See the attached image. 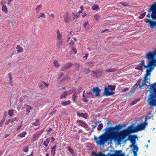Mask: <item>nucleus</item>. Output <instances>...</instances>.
Here are the masks:
<instances>
[{
    "label": "nucleus",
    "mask_w": 156,
    "mask_h": 156,
    "mask_svg": "<svg viewBox=\"0 0 156 156\" xmlns=\"http://www.w3.org/2000/svg\"><path fill=\"white\" fill-rule=\"evenodd\" d=\"M122 126L120 124L116 125L114 127H110L105 129V133L108 134V136L110 139V141L111 142L113 140L117 141L118 143H120L121 140L119 139L118 134L119 132L118 131L122 129Z\"/></svg>",
    "instance_id": "obj_1"
},
{
    "label": "nucleus",
    "mask_w": 156,
    "mask_h": 156,
    "mask_svg": "<svg viewBox=\"0 0 156 156\" xmlns=\"http://www.w3.org/2000/svg\"><path fill=\"white\" fill-rule=\"evenodd\" d=\"M150 94L148 95L147 101L151 108L156 107V82L153 83L150 88Z\"/></svg>",
    "instance_id": "obj_2"
},
{
    "label": "nucleus",
    "mask_w": 156,
    "mask_h": 156,
    "mask_svg": "<svg viewBox=\"0 0 156 156\" xmlns=\"http://www.w3.org/2000/svg\"><path fill=\"white\" fill-rule=\"evenodd\" d=\"M147 17L150 18L151 17L153 19H156V4L152 5L149 10V12ZM150 26L153 28L156 26V21H151L149 23Z\"/></svg>",
    "instance_id": "obj_3"
},
{
    "label": "nucleus",
    "mask_w": 156,
    "mask_h": 156,
    "mask_svg": "<svg viewBox=\"0 0 156 156\" xmlns=\"http://www.w3.org/2000/svg\"><path fill=\"white\" fill-rule=\"evenodd\" d=\"M136 129L133 128L131 126H129L128 128L120 132L118 134L119 139L121 140V141L124 140L128 136L129 134L131 133L136 132Z\"/></svg>",
    "instance_id": "obj_4"
},
{
    "label": "nucleus",
    "mask_w": 156,
    "mask_h": 156,
    "mask_svg": "<svg viewBox=\"0 0 156 156\" xmlns=\"http://www.w3.org/2000/svg\"><path fill=\"white\" fill-rule=\"evenodd\" d=\"M98 138L99 140H98V138L96 136H94V140L96 141V142L97 145H104L108 141H110V139H109L108 134L105 132V133L100 135Z\"/></svg>",
    "instance_id": "obj_5"
},
{
    "label": "nucleus",
    "mask_w": 156,
    "mask_h": 156,
    "mask_svg": "<svg viewBox=\"0 0 156 156\" xmlns=\"http://www.w3.org/2000/svg\"><path fill=\"white\" fill-rule=\"evenodd\" d=\"M101 90L98 87H94L92 91H89L87 93V96L89 98H94L95 96L100 97V93Z\"/></svg>",
    "instance_id": "obj_6"
},
{
    "label": "nucleus",
    "mask_w": 156,
    "mask_h": 156,
    "mask_svg": "<svg viewBox=\"0 0 156 156\" xmlns=\"http://www.w3.org/2000/svg\"><path fill=\"white\" fill-rule=\"evenodd\" d=\"M137 138L136 135H130L128 137V140L130 141L132 144L130 146V148L132 147H138L137 145H136V139Z\"/></svg>",
    "instance_id": "obj_7"
},
{
    "label": "nucleus",
    "mask_w": 156,
    "mask_h": 156,
    "mask_svg": "<svg viewBox=\"0 0 156 156\" xmlns=\"http://www.w3.org/2000/svg\"><path fill=\"white\" fill-rule=\"evenodd\" d=\"M144 81L142 82V84H140V83L142 80V79H139L137 82V83L135 85L134 87H135L136 86L137 87L139 85V88H141L142 87H143L145 85H146V86L148 87L149 85L147 84V83H148V82L147 80H148V78L147 77H144Z\"/></svg>",
    "instance_id": "obj_8"
},
{
    "label": "nucleus",
    "mask_w": 156,
    "mask_h": 156,
    "mask_svg": "<svg viewBox=\"0 0 156 156\" xmlns=\"http://www.w3.org/2000/svg\"><path fill=\"white\" fill-rule=\"evenodd\" d=\"M75 91L76 90L74 89H71L68 91H65L63 92L61 95L60 98L61 99H62L63 98H66L67 96L69 95Z\"/></svg>",
    "instance_id": "obj_9"
},
{
    "label": "nucleus",
    "mask_w": 156,
    "mask_h": 156,
    "mask_svg": "<svg viewBox=\"0 0 156 156\" xmlns=\"http://www.w3.org/2000/svg\"><path fill=\"white\" fill-rule=\"evenodd\" d=\"M56 33L57 34V40L58 41L57 45L60 47L61 45H62L63 44L62 35L60 33V32L58 29L57 30Z\"/></svg>",
    "instance_id": "obj_10"
},
{
    "label": "nucleus",
    "mask_w": 156,
    "mask_h": 156,
    "mask_svg": "<svg viewBox=\"0 0 156 156\" xmlns=\"http://www.w3.org/2000/svg\"><path fill=\"white\" fill-rule=\"evenodd\" d=\"M156 62V59L154 60H152L149 61L147 65V66H145V65L144 61V60H143L141 62V63H140V64L141 66H142V67L143 66L144 68H149V66H152L153 64L155 63Z\"/></svg>",
    "instance_id": "obj_11"
},
{
    "label": "nucleus",
    "mask_w": 156,
    "mask_h": 156,
    "mask_svg": "<svg viewBox=\"0 0 156 156\" xmlns=\"http://www.w3.org/2000/svg\"><path fill=\"white\" fill-rule=\"evenodd\" d=\"M109 88L107 86L104 87V91L103 94L104 95L108 96H111L114 94L115 92L114 91H109Z\"/></svg>",
    "instance_id": "obj_12"
},
{
    "label": "nucleus",
    "mask_w": 156,
    "mask_h": 156,
    "mask_svg": "<svg viewBox=\"0 0 156 156\" xmlns=\"http://www.w3.org/2000/svg\"><path fill=\"white\" fill-rule=\"evenodd\" d=\"M156 63L153 64L152 66H149V69H147L146 73L144 77H147L148 76L150 75L152 71L154 69V68L156 66Z\"/></svg>",
    "instance_id": "obj_13"
},
{
    "label": "nucleus",
    "mask_w": 156,
    "mask_h": 156,
    "mask_svg": "<svg viewBox=\"0 0 156 156\" xmlns=\"http://www.w3.org/2000/svg\"><path fill=\"white\" fill-rule=\"evenodd\" d=\"M147 125V123L145 122L139 125L136 127L134 128V129H136V132L138 131H141L145 128Z\"/></svg>",
    "instance_id": "obj_14"
},
{
    "label": "nucleus",
    "mask_w": 156,
    "mask_h": 156,
    "mask_svg": "<svg viewBox=\"0 0 156 156\" xmlns=\"http://www.w3.org/2000/svg\"><path fill=\"white\" fill-rule=\"evenodd\" d=\"M42 133L43 131L41 130L35 133L33 136V138L32 139V141H34L37 140Z\"/></svg>",
    "instance_id": "obj_15"
},
{
    "label": "nucleus",
    "mask_w": 156,
    "mask_h": 156,
    "mask_svg": "<svg viewBox=\"0 0 156 156\" xmlns=\"http://www.w3.org/2000/svg\"><path fill=\"white\" fill-rule=\"evenodd\" d=\"M73 64L71 63H68L64 64L62 67L61 70L62 71H66L69 69L73 66Z\"/></svg>",
    "instance_id": "obj_16"
},
{
    "label": "nucleus",
    "mask_w": 156,
    "mask_h": 156,
    "mask_svg": "<svg viewBox=\"0 0 156 156\" xmlns=\"http://www.w3.org/2000/svg\"><path fill=\"white\" fill-rule=\"evenodd\" d=\"M116 153V154H112L110 153H108L106 156H125L124 153H122L121 150L117 151Z\"/></svg>",
    "instance_id": "obj_17"
},
{
    "label": "nucleus",
    "mask_w": 156,
    "mask_h": 156,
    "mask_svg": "<svg viewBox=\"0 0 156 156\" xmlns=\"http://www.w3.org/2000/svg\"><path fill=\"white\" fill-rule=\"evenodd\" d=\"M63 17L65 23H67L71 22V17L69 16L68 13L64 14Z\"/></svg>",
    "instance_id": "obj_18"
},
{
    "label": "nucleus",
    "mask_w": 156,
    "mask_h": 156,
    "mask_svg": "<svg viewBox=\"0 0 156 156\" xmlns=\"http://www.w3.org/2000/svg\"><path fill=\"white\" fill-rule=\"evenodd\" d=\"M77 123L80 125L81 126L85 128H87L88 127V126L87 124L80 120H77Z\"/></svg>",
    "instance_id": "obj_19"
},
{
    "label": "nucleus",
    "mask_w": 156,
    "mask_h": 156,
    "mask_svg": "<svg viewBox=\"0 0 156 156\" xmlns=\"http://www.w3.org/2000/svg\"><path fill=\"white\" fill-rule=\"evenodd\" d=\"M77 116L79 117H82L85 119H87V114L86 113H83L77 112Z\"/></svg>",
    "instance_id": "obj_20"
},
{
    "label": "nucleus",
    "mask_w": 156,
    "mask_h": 156,
    "mask_svg": "<svg viewBox=\"0 0 156 156\" xmlns=\"http://www.w3.org/2000/svg\"><path fill=\"white\" fill-rule=\"evenodd\" d=\"M133 153V156H137V152L138 151L139 148L138 147H135L132 148Z\"/></svg>",
    "instance_id": "obj_21"
},
{
    "label": "nucleus",
    "mask_w": 156,
    "mask_h": 156,
    "mask_svg": "<svg viewBox=\"0 0 156 156\" xmlns=\"http://www.w3.org/2000/svg\"><path fill=\"white\" fill-rule=\"evenodd\" d=\"M16 51L18 53L22 52L23 51V48L20 45H17L16 47Z\"/></svg>",
    "instance_id": "obj_22"
},
{
    "label": "nucleus",
    "mask_w": 156,
    "mask_h": 156,
    "mask_svg": "<svg viewBox=\"0 0 156 156\" xmlns=\"http://www.w3.org/2000/svg\"><path fill=\"white\" fill-rule=\"evenodd\" d=\"M73 16L72 17H71V21H74L75 22H76L77 19L78 18V16L77 15H75L74 13H72Z\"/></svg>",
    "instance_id": "obj_23"
},
{
    "label": "nucleus",
    "mask_w": 156,
    "mask_h": 156,
    "mask_svg": "<svg viewBox=\"0 0 156 156\" xmlns=\"http://www.w3.org/2000/svg\"><path fill=\"white\" fill-rule=\"evenodd\" d=\"M24 106L25 107H27L26 112L27 113V114H28L30 112V110L32 109V108L29 105H25Z\"/></svg>",
    "instance_id": "obj_24"
},
{
    "label": "nucleus",
    "mask_w": 156,
    "mask_h": 156,
    "mask_svg": "<svg viewBox=\"0 0 156 156\" xmlns=\"http://www.w3.org/2000/svg\"><path fill=\"white\" fill-rule=\"evenodd\" d=\"M117 70L116 68H110L108 69H107L105 70V71L106 72L110 73V72H113L116 71Z\"/></svg>",
    "instance_id": "obj_25"
},
{
    "label": "nucleus",
    "mask_w": 156,
    "mask_h": 156,
    "mask_svg": "<svg viewBox=\"0 0 156 156\" xmlns=\"http://www.w3.org/2000/svg\"><path fill=\"white\" fill-rule=\"evenodd\" d=\"M56 146L55 145L53 147H51V153L52 155L54 156L55 154V151H56Z\"/></svg>",
    "instance_id": "obj_26"
},
{
    "label": "nucleus",
    "mask_w": 156,
    "mask_h": 156,
    "mask_svg": "<svg viewBox=\"0 0 156 156\" xmlns=\"http://www.w3.org/2000/svg\"><path fill=\"white\" fill-rule=\"evenodd\" d=\"M89 26V24L88 22V21H85L83 24V27L86 30L88 29Z\"/></svg>",
    "instance_id": "obj_27"
},
{
    "label": "nucleus",
    "mask_w": 156,
    "mask_h": 156,
    "mask_svg": "<svg viewBox=\"0 0 156 156\" xmlns=\"http://www.w3.org/2000/svg\"><path fill=\"white\" fill-rule=\"evenodd\" d=\"M71 103V102L70 100H68L67 101H63L61 102V104L64 106H65L69 105H70Z\"/></svg>",
    "instance_id": "obj_28"
},
{
    "label": "nucleus",
    "mask_w": 156,
    "mask_h": 156,
    "mask_svg": "<svg viewBox=\"0 0 156 156\" xmlns=\"http://www.w3.org/2000/svg\"><path fill=\"white\" fill-rule=\"evenodd\" d=\"M67 149L68 151H69L70 153H71V155L73 156L75 155V153L73 149L70 146H68L67 147Z\"/></svg>",
    "instance_id": "obj_29"
},
{
    "label": "nucleus",
    "mask_w": 156,
    "mask_h": 156,
    "mask_svg": "<svg viewBox=\"0 0 156 156\" xmlns=\"http://www.w3.org/2000/svg\"><path fill=\"white\" fill-rule=\"evenodd\" d=\"M53 63L54 66L56 68H58L60 65L58 61L56 60H54L53 61Z\"/></svg>",
    "instance_id": "obj_30"
},
{
    "label": "nucleus",
    "mask_w": 156,
    "mask_h": 156,
    "mask_svg": "<svg viewBox=\"0 0 156 156\" xmlns=\"http://www.w3.org/2000/svg\"><path fill=\"white\" fill-rule=\"evenodd\" d=\"M78 97V96L77 95V93H74L72 96V99L73 100V101L74 102H76V99Z\"/></svg>",
    "instance_id": "obj_31"
},
{
    "label": "nucleus",
    "mask_w": 156,
    "mask_h": 156,
    "mask_svg": "<svg viewBox=\"0 0 156 156\" xmlns=\"http://www.w3.org/2000/svg\"><path fill=\"white\" fill-rule=\"evenodd\" d=\"M50 139L49 138H48L46 139L43 142V144L46 147H47L48 145V144L49 142V140Z\"/></svg>",
    "instance_id": "obj_32"
},
{
    "label": "nucleus",
    "mask_w": 156,
    "mask_h": 156,
    "mask_svg": "<svg viewBox=\"0 0 156 156\" xmlns=\"http://www.w3.org/2000/svg\"><path fill=\"white\" fill-rule=\"evenodd\" d=\"M71 50L70 51V53L75 55L77 53V50L76 48L73 47H71Z\"/></svg>",
    "instance_id": "obj_33"
},
{
    "label": "nucleus",
    "mask_w": 156,
    "mask_h": 156,
    "mask_svg": "<svg viewBox=\"0 0 156 156\" xmlns=\"http://www.w3.org/2000/svg\"><path fill=\"white\" fill-rule=\"evenodd\" d=\"M27 133L25 131L23 132L22 133H20V134L18 135V136L20 137L21 138L24 137L25 136V135L27 134Z\"/></svg>",
    "instance_id": "obj_34"
},
{
    "label": "nucleus",
    "mask_w": 156,
    "mask_h": 156,
    "mask_svg": "<svg viewBox=\"0 0 156 156\" xmlns=\"http://www.w3.org/2000/svg\"><path fill=\"white\" fill-rule=\"evenodd\" d=\"M2 10L5 13H7L8 12V9L6 6L5 5H3L2 8Z\"/></svg>",
    "instance_id": "obj_35"
},
{
    "label": "nucleus",
    "mask_w": 156,
    "mask_h": 156,
    "mask_svg": "<svg viewBox=\"0 0 156 156\" xmlns=\"http://www.w3.org/2000/svg\"><path fill=\"white\" fill-rule=\"evenodd\" d=\"M9 79V84L11 86H12V77L11 73H9L8 74Z\"/></svg>",
    "instance_id": "obj_36"
},
{
    "label": "nucleus",
    "mask_w": 156,
    "mask_h": 156,
    "mask_svg": "<svg viewBox=\"0 0 156 156\" xmlns=\"http://www.w3.org/2000/svg\"><path fill=\"white\" fill-rule=\"evenodd\" d=\"M13 109L9 110L8 111V114L11 117L13 115Z\"/></svg>",
    "instance_id": "obj_37"
},
{
    "label": "nucleus",
    "mask_w": 156,
    "mask_h": 156,
    "mask_svg": "<svg viewBox=\"0 0 156 156\" xmlns=\"http://www.w3.org/2000/svg\"><path fill=\"white\" fill-rule=\"evenodd\" d=\"M42 7V5H41V4H40V5H39L37 6V7L35 9V10H36L37 12H38L41 9V8Z\"/></svg>",
    "instance_id": "obj_38"
},
{
    "label": "nucleus",
    "mask_w": 156,
    "mask_h": 156,
    "mask_svg": "<svg viewBox=\"0 0 156 156\" xmlns=\"http://www.w3.org/2000/svg\"><path fill=\"white\" fill-rule=\"evenodd\" d=\"M108 87L109 88V89L111 90V91H113L115 90V85H109Z\"/></svg>",
    "instance_id": "obj_39"
},
{
    "label": "nucleus",
    "mask_w": 156,
    "mask_h": 156,
    "mask_svg": "<svg viewBox=\"0 0 156 156\" xmlns=\"http://www.w3.org/2000/svg\"><path fill=\"white\" fill-rule=\"evenodd\" d=\"M103 127V124L102 123L100 124L98 127L97 129L98 130H101Z\"/></svg>",
    "instance_id": "obj_40"
},
{
    "label": "nucleus",
    "mask_w": 156,
    "mask_h": 156,
    "mask_svg": "<svg viewBox=\"0 0 156 156\" xmlns=\"http://www.w3.org/2000/svg\"><path fill=\"white\" fill-rule=\"evenodd\" d=\"M40 17H42L44 18L46 17V16L43 13H40L39 16L38 17V18H39Z\"/></svg>",
    "instance_id": "obj_41"
},
{
    "label": "nucleus",
    "mask_w": 156,
    "mask_h": 156,
    "mask_svg": "<svg viewBox=\"0 0 156 156\" xmlns=\"http://www.w3.org/2000/svg\"><path fill=\"white\" fill-rule=\"evenodd\" d=\"M95 156H105V155L104 154L101 152H99L98 153L95 154Z\"/></svg>",
    "instance_id": "obj_42"
},
{
    "label": "nucleus",
    "mask_w": 156,
    "mask_h": 156,
    "mask_svg": "<svg viewBox=\"0 0 156 156\" xmlns=\"http://www.w3.org/2000/svg\"><path fill=\"white\" fill-rule=\"evenodd\" d=\"M75 44V43L73 41V40H71L70 42L69 43V47H72Z\"/></svg>",
    "instance_id": "obj_43"
},
{
    "label": "nucleus",
    "mask_w": 156,
    "mask_h": 156,
    "mask_svg": "<svg viewBox=\"0 0 156 156\" xmlns=\"http://www.w3.org/2000/svg\"><path fill=\"white\" fill-rule=\"evenodd\" d=\"M135 69L140 70H142L143 69V68L142 66H141L140 64L137 67L135 68Z\"/></svg>",
    "instance_id": "obj_44"
},
{
    "label": "nucleus",
    "mask_w": 156,
    "mask_h": 156,
    "mask_svg": "<svg viewBox=\"0 0 156 156\" xmlns=\"http://www.w3.org/2000/svg\"><path fill=\"white\" fill-rule=\"evenodd\" d=\"M84 93H85V90H84L83 91V98L82 99V101H83L85 102H87L88 101L87 100V99L85 97V95H84Z\"/></svg>",
    "instance_id": "obj_45"
},
{
    "label": "nucleus",
    "mask_w": 156,
    "mask_h": 156,
    "mask_svg": "<svg viewBox=\"0 0 156 156\" xmlns=\"http://www.w3.org/2000/svg\"><path fill=\"white\" fill-rule=\"evenodd\" d=\"M99 7L96 5H94L92 7V9L93 10H95L99 9Z\"/></svg>",
    "instance_id": "obj_46"
},
{
    "label": "nucleus",
    "mask_w": 156,
    "mask_h": 156,
    "mask_svg": "<svg viewBox=\"0 0 156 156\" xmlns=\"http://www.w3.org/2000/svg\"><path fill=\"white\" fill-rule=\"evenodd\" d=\"M15 121L16 122L18 121V119L16 117L12 119L11 120V122L12 123H14Z\"/></svg>",
    "instance_id": "obj_47"
},
{
    "label": "nucleus",
    "mask_w": 156,
    "mask_h": 156,
    "mask_svg": "<svg viewBox=\"0 0 156 156\" xmlns=\"http://www.w3.org/2000/svg\"><path fill=\"white\" fill-rule=\"evenodd\" d=\"M100 17V16L98 14H96L94 16V19L97 21H98V19Z\"/></svg>",
    "instance_id": "obj_48"
},
{
    "label": "nucleus",
    "mask_w": 156,
    "mask_h": 156,
    "mask_svg": "<svg viewBox=\"0 0 156 156\" xmlns=\"http://www.w3.org/2000/svg\"><path fill=\"white\" fill-rule=\"evenodd\" d=\"M119 4L124 6H129L128 5V4L126 2H119Z\"/></svg>",
    "instance_id": "obj_49"
},
{
    "label": "nucleus",
    "mask_w": 156,
    "mask_h": 156,
    "mask_svg": "<svg viewBox=\"0 0 156 156\" xmlns=\"http://www.w3.org/2000/svg\"><path fill=\"white\" fill-rule=\"evenodd\" d=\"M39 119L36 120V122L34 123L33 125L35 126H37L39 125L40 124L39 123Z\"/></svg>",
    "instance_id": "obj_50"
},
{
    "label": "nucleus",
    "mask_w": 156,
    "mask_h": 156,
    "mask_svg": "<svg viewBox=\"0 0 156 156\" xmlns=\"http://www.w3.org/2000/svg\"><path fill=\"white\" fill-rule=\"evenodd\" d=\"M138 100H134L131 103V105H133L134 104H136L138 101Z\"/></svg>",
    "instance_id": "obj_51"
},
{
    "label": "nucleus",
    "mask_w": 156,
    "mask_h": 156,
    "mask_svg": "<svg viewBox=\"0 0 156 156\" xmlns=\"http://www.w3.org/2000/svg\"><path fill=\"white\" fill-rule=\"evenodd\" d=\"M88 66L90 67H92L94 66V63L92 62H89L88 63Z\"/></svg>",
    "instance_id": "obj_52"
},
{
    "label": "nucleus",
    "mask_w": 156,
    "mask_h": 156,
    "mask_svg": "<svg viewBox=\"0 0 156 156\" xmlns=\"http://www.w3.org/2000/svg\"><path fill=\"white\" fill-rule=\"evenodd\" d=\"M99 73V72L98 70H97L95 71H93L92 72V74L95 75L97 77H98V76H97L98 73Z\"/></svg>",
    "instance_id": "obj_53"
},
{
    "label": "nucleus",
    "mask_w": 156,
    "mask_h": 156,
    "mask_svg": "<svg viewBox=\"0 0 156 156\" xmlns=\"http://www.w3.org/2000/svg\"><path fill=\"white\" fill-rule=\"evenodd\" d=\"M5 120L4 119H2L0 122V127H2L3 124L5 122Z\"/></svg>",
    "instance_id": "obj_54"
},
{
    "label": "nucleus",
    "mask_w": 156,
    "mask_h": 156,
    "mask_svg": "<svg viewBox=\"0 0 156 156\" xmlns=\"http://www.w3.org/2000/svg\"><path fill=\"white\" fill-rule=\"evenodd\" d=\"M24 152H27L28 151V146H26L24 147L23 150Z\"/></svg>",
    "instance_id": "obj_55"
},
{
    "label": "nucleus",
    "mask_w": 156,
    "mask_h": 156,
    "mask_svg": "<svg viewBox=\"0 0 156 156\" xmlns=\"http://www.w3.org/2000/svg\"><path fill=\"white\" fill-rule=\"evenodd\" d=\"M77 90L78 91L77 92V94H79L82 91L83 89L81 87H80Z\"/></svg>",
    "instance_id": "obj_56"
},
{
    "label": "nucleus",
    "mask_w": 156,
    "mask_h": 156,
    "mask_svg": "<svg viewBox=\"0 0 156 156\" xmlns=\"http://www.w3.org/2000/svg\"><path fill=\"white\" fill-rule=\"evenodd\" d=\"M56 111V109L55 108H53V110H52V112L50 114V115H53V114H55V113Z\"/></svg>",
    "instance_id": "obj_57"
},
{
    "label": "nucleus",
    "mask_w": 156,
    "mask_h": 156,
    "mask_svg": "<svg viewBox=\"0 0 156 156\" xmlns=\"http://www.w3.org/2000/svg\"><path fill=\"white\" fill-rule=\"evenodd\" d=\"M11 121V120L10 119H8V120H6L5 121V124L6 125H8L9 123V122H10Z\"/></svg>",
    "instance_id": "obj_58"
},
{
    "label": "nucleus",
    "mask_w": 156,
    "mask_h": 156,
    "mask_svg": "<svg viewBox=\"0 0 156 156\" xmlns=\"http://www.w3.org/2000/svg\"><path fill=\"white\" fill-rule=\"evenodd\" d=\"M38 86H39L40 88H43V86L41 83H38Z\"/></svg>",
    "instance_id": "obj_59"
},
{
    "label": "nucleus",
    "mask_w": 156,
    "mask_h": 156,
    "mask_svg": "<svg viewBox=\"0 0 156 156\" xmlns=\"http://www.w3.org/2000/svg\"><path fill=\"white\" fill-rule=\"evenodd\" d=\"M144 22H145L146 23H150V22H151V21L150 20H149L148 19H147V18L145 19L144 20Z\"/></svg>",
    "instance_id": "obj_60"
},
{
    "label": "nucleus",
    "mask_w": 156,
    "mask_h": 156,
    "mask_svg": "<svg viewBox=\"0 0 156 156\" xmlns=\"http://www.w3.org/2000/svg\"><path fill=\"white\" fill-rule=\"evenodd\" d=\"M43 84L45 85L46 87H48V84L46 83L44 81H43L42 82Z\"/></svg>",
    "instance_id": "obj_61"
},
{
    "label": "nucleus",
    "mask_w": 156,
    "mask_h": 156,
    "mask_svg": "<svg viewBox=\"0 0 156 156\" xmlns=\"http://www.w3.org/2000/svg\"><path fill=\"white\" fill-rule=\"evenodd\" d=\"M129 90V88H128L126 87L123 89L122 90V92H125L126 91H128Z\"/></svg>",
    "instance_id": "obj_62"
},
{
    "label": "nucleus",
    "mask_w": 156,
    "mask_h": 156,
    "mask_svg": "<svg viewBox=\"0 0 156 156\" xmlns=\"http://www.w3.org/2000/svg\"><path fill=\"white\" fill-rule=\"evenodd\" d=\"M97 126V124L96 123L94 125H92V127L93 129H94Z\"/></svg>",
    "instance_id": "obj_63"
},
{
    "label": "nucleus",
    "mask_w": 156,
    "mask_h": 156,
    "mask_svg": "<svg viewBox=\"0 0 156 156\" xmlns=\"http://www.w3.org/2000/svg\"><path fill=\"white\" fill-rule=\"evenodd\" d=\"M144 15L141 14L139 16V18L140 19H143L144 17Z\"/></svg>",
    "instance_id": "obj_64"
}]
</instances>
